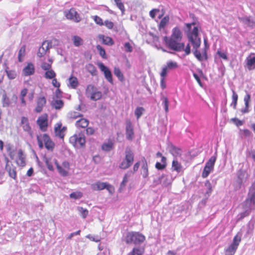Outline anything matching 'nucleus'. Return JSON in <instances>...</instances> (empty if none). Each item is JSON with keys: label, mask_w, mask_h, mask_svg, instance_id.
Instances as JSON below:
<instances>
[{"label": "nucleus", "mask_w": 255, "mask_h": 255, "mask_svg": "<svg viewBox=\"0 0 255 255\" xmlns=\"http://www.w3.org/2000/svg\"><path fill=\"white\" fill-rule=\"evenodd\" d=\"M104 25L109 29H111L114 27V23L111 21H109L108 20H106L104 23Z\"/></svg>", "instance_id": "63"}, {"label": "nucleus", "mask_w": 255, "mask_h": 255, "mask_svg": "<svg viewBox=\"0 0 255 255\" xmlns=\"http://www.w3.org/2000/svg\"><path fill=\"white\" fill-rule=\"evenodd\" d=\"M134 135L133 127L130 121L126 122V137L128 140H132Z\"/></svg>", "instance_id": "20"}, {"label": "nucleus", "mask_w": 255, "mask_h": 255, "mask_svg": "<svg viewBox=\"0 0 255 255\" xmlns=\"http://www.w3.org/2000/svg\"><path fill=\"white\" fill-rule=\"evenodd\" d=\"M42 138L44 142L45 147L48 150H52L54 146V143L51 140L50 137L45 133L42 135Z\"/></svg>", "instance_id": "21"}, {"label": "nucleus", "mask_w": 255, "mask_h": 255, "mask_svg": "<svg viewBox=\"0 0 255 255\" xmlns=\"http://www.w3.org/2000/svg\"><path fill=\"white\" fill-rule=\"evenodd\" d=\"M238 183L242 185H245L246 184H248V179L249 177V175L248 173L244 170H240L238 172Z\"/></svg>", "instance_id": "10"}, {"label": "nucleus", "mask_w": 255, "mask_h": 255, "mask_svg": "<svg viewBox=\"0 0 255 255\" xmlns=\"http://www.w3.org/2000/svg\"><path fill=\"white\" fill-rule=\"evenodd\" d=\"M6 72L8 78L9 79H14L16 77V73L14 71L12 70H9L7 71L6 70Z\"/></svg>", "instance_id": "59"}, {"label": "nucleus", "mask_w": 255, "mask_h": 255, "mask_svg": "<svg viewBox=\"0 0 255 255\" xmlns=\"http://www.w3.org/2000/svg\"><path fill=\"white\" fill-rule=\"evenodd\" d=\"M239 18L241 22L248 26H255V17L244 16Z\"/></svg>", "instance_id": "19"}, {"label": "nucleus", "mask_w": 255, "mask_h": 255, "mask_svg": "<svg viewBox=\"0 0 255 255\" xmlns=\"http://www.w3.org/2000/svg\"><path fill=\"white\" fill-rule=\"evenodd\" d=\"M242 234L238 233L234 238L233 243L225 250V255H234L241 241Z\"/></svg>", "instance_id": "6"}, {"label": "nucleus", "mask_w": 255, "mask_h": 255, "mask_svg": "<svg viewBox=\"0 0 255 255\" xmlns=\"http://www.w3.org/2000/svg\"><path fill=\"white\" fill-rule=\"evenodd\" d=\"M144 109L142 107H137L134 112V114L137 119H138L142 115Z\"/></svg>", "instance_id": "54"}, {"label": "nucleus", "mask_w": 255, "mask_h": 255, "mask_svg": "<svg viewBox=\"0 0 255 255\" xmlns=\"http://www.w3.org/2000/svg\"><path fill=\"white\" fill-rule=\"evenodd\" d=\"M240 133L244 138L250 137L252 135V132L248 129H241L240 130Z\"/></svg>", "instance_id": "47"}, {"label": "nucleus", "mask_w": 255, "mask_h": 255, "mask_svg": "<svg viewBox=\"0 0 255 255\" xmlns=\"http://www.w3.org/2000/svg\"><path fill=\"white\" fill-rule=\"evenodd\" d=\"M96 48L99 52L100 56L104 59H107L106 52L105 49L100 45H98L96 46Z\"/></svg>", "instance_id": "50"}, {"label": "nucleus", "mask_w": 255, "mask_h": 255, "mask_svg": "<svg viewBox=\"0 0 255 255\" xmlns=\"http://www.w3.org/2000/svg\"><path fill=\"white\" fill-rule=\"evenodd\" d=\"M86 237L91 241L98 243L100 241L101 238L98 236H92L90 234L86 236Z\"/></svg>", "instance_id": "58"}, {"label": "nucleus", "mask_w": 255, "mask_h": 255, "mask_svg": "<svg viewBox=\"0 0 255 255\" xmlns=\"http://www.w3.org/2000/svg\"><path fill=\"white\" fill-rule=\"evenodd\" d=\"M186 27L184 29L185 32L187 34L189 41L192 44L194 51L193 54L195 57L199 61H202L204 59L207 58L206 50L204 51L203 55L198 50V48L201 45V39L198 35V28L195 26V22L190 23H185Z\"/></svg>", "instance_id": "1"}, {"label": "nucleus", "mask_w": 255, "mask_h": 255, "mask_svg": "<svg viewBox=\"0 0 255 255\" xmlns=\"http://www.w3.org/2000/svg\"><path fill=\"white\" fill-rule=\"evenodd\" d=\"M89 125V121L86 119L82 118L76 122L75 125L78 128H86Z\"/></svg>", "instance_id": "29"}, {"label": "nucleus", "mask_w": 255, "mask_h": 255, "mask_svg": "<svg viewBox=\"0 0 255 255\" xmlns=\"http://www.w3.org/2000/svg\"><path fill=\"white\" fill-rule=\"evenodd\" d=\"M82 116V115L81 114L74 111L70 112L67 115L68 118L70 119H76Z\"/></svg>", "instance_id": "46"}, {"label": "nucleus", "mask_w": 255, "mask_h": 255, "mask_svg": "<svg viewBox=\"0 0 255 255\" xmlns=\"http://www.w3.org/2000/svg\"><path fill=\"white\" fill-rule=\"evenodd\" d=\"M36 123L42 131H46L48 127V115L46 114L41 115L38 118Z\"/></svg>", "instance_id": "11"}, {"label": "nucleus", "mask_w": 255, "mask_h": 255, "mask_svg": "<svg viewBox=\"0 0 255 255\" xmlns=\"http://www.w3.org/2000/svg\"><path fill=\"white\" fill-rule=\"evenodd\" d=\"M238 99V96L237 94L234 91H233L232 103H231V106H233L235 109L236 108Z\"/></svg>", "instance_id": "48"}, {"label": "nucleus", "mask_w": 255, "mask_h": 255, "mask_svg": "<svg viewBox=\"0 0 255 255\" xmlns=\"http://www.w3.org/2000/svg\"><path fill=\"white\" fill-rule=\"evenodd\" d=\"M69 196L71 198L79 199L83 196V194L81 192H76L71 193Z\"/></svg>", "instance_id": "53"}, {"label": "nucleus", "mask_w": 255, "mask_h": 255, "mask_svg": "<svg viewBox=\"0 0 255 255\" xmlns=\"http://www.w3.org/2000/svg\"><path fill=\"white\" fill-rule=\"evenodd\" d=\"M144 249L141 248H134L128 255H142Z\"/></svg>", "instance_id": "40"}, {"label": "nucleus", "mask_w": 255, "mask_h": 255, "mask_svg": "<svg viewBox=\"0 0 255 255\" xmlns=\"http://www.w3.org/2000/svg\"><path fill=\"white\" fill-rule=\"evenodd\" d=\"M61 124H57L55 127V133L57 136L63 138L64 136V132L66 130L65 127L61 128Z\"/></svg>", "instance_id": "23"}, {"label": "nucleus", "mask_w": 255, "mask_h": 255, "mask_svg": "<svg viewBox=\"0 0 255 255\" xmlns=\"http://www.w3.org/2000/svg\"><path fill=\"white\" fill-rule=\"evenodd\" d=\"M56 76V73L53 70L50 69L45 72L44 77L47 79H52L55 78Z\"/></svg>", "instance_id": "39"}, {"label": "nucleus", "mask_w": 255, "mask_h": 255, "mask_svg": "<svg viewBox=\"0 0 255 255\" xmlns=\"http://www.w3.org/2000/svg\"><path fill=\"white\" fill-rule=\"evenodd\" d=\"M132 174L131 171H128L127 173L125 174L124 177L123 178V180L121 183L120 187L119 188V192H121L123 190L124 188L126 186L127 182H128V180L129 177L131 176Z\"/></svg>", "instance_id": "25"}, {"label": "nucleus", "mask_w": 255, "mask_h": 255, "mask_svg": "<svg viewBox=\"0 0 255 255\" xmlns=\"http://www.w3.org/2000/svg\"><path fill=\"white\" fill-rule=\"evenodd\" d=\"M5 170L8 172L9 176L12 178L15 179L16 178V172L15 167L11 166L5 168Z\"/></svg>", "instance_id": "34"}, {"label": "nucleus", "mask_w": 255, "mask_h": 255, "mask_svg": "<svg viewBox=\"0 0 255 255\" xmlns=\"http://www.w3.org/2000/svg\"><path fill=\"white\" fill-rule=\"evenodd\" d=\"M25 55V46L23 45L20 48L18 51V61L20 62L23 61V58Z\"/></svg>", "instance_id": "38"}, {"label": "nucleus", "mask_w": 255, "mask_h": 255, "mask_svg": "<svg viewBox=\"0 0 255 255\" xmlns=\"http://www.w3.org/2000/svg\"><path fill=\"white\" fill-rule=\"evenodd\" d=\"M55 164L56 166L57 169L58 170L59 174L63 176H67L68 174V170L64 168L63 167L61 166L58 163L56 160H55Z\"/></svg>", "instance_id": "33"}, {"label": "nucleus", "mask_w": 255, "mask_h": 255, "mask_svg": "<svg viewBox=\"0 0 255 255\" xmlns=\"http://www.w3.org/2000/svg\"><path fill=\"white\" fill-rule=\"evenodd\" d=\"M21 125L23 130L25 132H27L29 135L32 136V131L31 130V128L30 126L27 118L25 117H22L21 118Z\"/></svg>", "instance_id": "17"}, {"label": "nucleus", "mask_w": 255, "mask_h": 255, "mask_svg": "<svg viewBox=\"0 0 255 255\" xmlns=\"http://www.w3.org/2000/svg\"><path fill=\"white\" fill-rule=\"evenodd\" d=\"M18 166L23 167L25 165V157L21 149H19L18 151V159L16 161Z\"/></svg>", "instance_id": "22"}, {"label": "nucleus", "mask_w": 255, "mask_h": 255, "mask_svg": "<svg viewBox=\"0 0 255 255\" xmlns=\"http://www.w3.org/2000/svg\"><path fill=\"white\" fill-rule=\"evenodd\" d=\"M125 157L119 165L120 168L126 169L129 168L133 163L134 154L130 149H126Z\"/></svg>", "instance_id": "5"}, {"label": "nucleus", "mask_w": 255, "mask_h": 255, "mask_svg": "<svg viewBox=\"0 0 255 255\" xmlns=\"http://www.w3.org/2000/svg\"><path fill=\"white\" fill-rule=\"evenodd\" d=\"M65 15L68 19L72 20L75 22H79L81 20V17L75 8H72L65 11Z\"/></svg>", "instance_id": "9"}, {"label": "nucleus", "mask_w": 255, "mask_h": 255, "mask_svg": "<svg viewBox=\"0 0 255 255\" xmlns=\"http://www.w3.org/2000/svg\"><path fill=\"white\" fill-rule=\"evenodd\" d=\"M68 82L69 84H68V86L69 87L74 89L78 87L79 84L77 78L76 77L73 76L72 75H71L68 78Z\"/></svg>", "instance_id": "26"}, {"label": "nucleus", "mask_w": 255, "mask_h": 255, "mask_svg": "<svg viewBox=\"0 0 255 255\" xmlns=\"http://www.w3.org/2000/svg\"><path fill=\"white\" fill-rule=\"evenodd\" d=\"M182 37V34L180 28L175 27L172 29L171 37H165L164 39L166 44L170 49L180 52L183 49V43L180 42Z\"/></svg>", "instance_id": "2"}, {"label": "nucleus", "mask_w": 255, "mask_h": 255, "mask_svg": "<svg viewBox=\"0 0 255 255\" xmlns=\"http://www.w3.org/2000/svg\"><path fill=\"white\" fill-rule=\"evenodd\" d=\"M217 54L219 55V56L220 58H222V59L225 60H228V56L226 52H223L221 50H218Z\"/></svg>", "instance_id": "61"}, {"label": "nucleus", "mask_w": 255, "mask_h": 255, "mask_svg": "<svg viewBox=\"0 0 255 255\" xmlns=\"http://www.w3.org/2000/svg\"><path fill=\"white\" fill-rule=\"evenodd\" d=\"M142 162L143 163L142 166V171L141 174L143 178H146L148 176V168H147V165L146 163V160L144 158L142 159Z\"/></svg>", "instance_id": "35"}, {"label": "nucleus", "mask_w": 255, "mask_h": 255, "mask_svg": "<svg viewBox=\"0 0 255 255\" xmlns=\"http://www.w3.org/2000/svg\"><path fill=\"white\" fill-rule=\"evenodd\" d=\"M117 6L121 10L123 13L125 10V6L121 0H114Z\"/></svg>", "instance_id": "55"}, {"label": "nucleus", "mask_w": 255, "mask_h": 255, "mask_svg": "<svg viewBox=\"0 0 255 255\" xmlns=\"http://www.w3.org/2000/svg\"><path fill=\"white\" fill-rule=\"evenodd\" d=\"M69 142L75 147L81 148L84 146L86 140L84 135L75 134L70 137Z\"/></svg>", "instance_id": "7"}, {"label": "nucleus", "mask_w": 255, "mask_h": 255, "mask_svg": "<svg viewBox=\"0 0 255 255\" xmlns=\"http://www.w3.org/2000/svg\"><path fill=\"white\" fill-rule=\"evenodd\" d=\"M64 105L63 101L61 100H54L52 103V106L56 110L61 109Z\"/></svg>", "instance_id": "37"}, {"label": "nucleus", "mask_w": 255, "mask_h": 255, "mask_svg": "<svg viewBox=\"0 0 255 255\" xmlns=\"http://www.w3.org/2000/svg\"><path fill=\"white\" fill-rule=\"evenodd\" d=\"M170 151L171 154L174 156H178L181 154V150L174 145H171Z\"/></svg>", "instance_id": "43"}, {"label": "nucleus", "mask_w": 255, "mask_h": 255, "mask_svg": "<svg viewBox=\"0 0 255 255\" xmlns=\"http://www.w3.org/2000/svg\"><path fill=\"white\" fill-rule=\"evenodd\" d=\"M217 157L215 155L211 156L207 162L204 168L202 176L203 178L207 177L210 172L213 170L214 165L216 160Z\"/></svg>", "instance_id": "8"}, {"label": "nucleus", "mask_w": 255, "mask_h": 255, "mask_svg": "<svg viewBox=\"0 0 255 255\" xmlns=\"http://www.w3.org/2000/svg\"><path fill=\"white\" fill-rule=\"evenodd\" d=\"M106 182H102L101 181H97L91 184V187L93 190L98 191L102 190L106 187Z\"/></svg>", "instance_id": "24"}, {"label": "nucleus", "mask_w": 255, "mask_h": 255, "mask_svg": "<svg viewBox=\"0 0 255 255\" xmlns=\"http://www.w3.org/2000/svg\"><path fill=\"white\" fill-rule=\"evenodd\" d=\"M85 95L87 98L95 101L100 100L102 96V92L98 91L95 86L91 84L87 86L85 91Z\"/></svg>", "instance_id": "4"}, {"label": "nucleus", "mask_w": 255, "mask_h": 255, "mask_svg": "<svg viewBox=\"0 0 255 255\" xmlns=\"http://www.w3.org/2000/svg\"><path fill=\"white\" fill-rule=\"evenodd\" d=\"M114 74L119 78L120 81H123L124 79V76L119 68L115 67L114 68Z\"/></svg>", "instance_id": "51"}, {"label": "nucleus", "mask_w": 255, "mask_h": 255, "mask_svg": "<svg viewBox=\"0 0 255 255\" xmlns=\"http://www.w3.org/2000/svg\"><path fill=\"white\" fill-rule=\"evenodd\" d=\"M205 186L207 188V191L206 192V194H207L208 196H209L212 191V187L211 183L209 181L207 180L206 181L205 183Z\"/></svg>", "instance_id": "56"}, {"label": "nucleus", "mask_w": 255, "mask_h": 255, "mask_svg": "<svg viewBox=\"0 0 255 255\" xmlns=\"http://www.w3.org/2000/svg\"><path fill=\"white\" fill-rule=\"evenodd\" d=\"M154 183L155 185L161 184L164 186H167L171 183V181L168 175H162L159 176L157 180L154 179Z\"/></svg>", "instance_id": "16"}, {"label": "nucleus", "mask_w": 255, "mask_h": 255, "mask_svg": "<svg viewBox=\"0 0 255 255\" xmlns=\"http://www.w3.org/2000/svg\"><path fill=\"white\" fill-rule=\"evenodd\" d=\"M51 47V43L48 41L43 42L41 46L39 48L37 52V56L39 57H43Z\"/></svg>", "instance_id": "13"}, {"label": "nucleus", "mask_w": 255, "mask_h": 255, "mask_svg": "<svg viewBox=\"0 0 255 255\" xmlns=\"http://www.w3.org/2000/svg\"><path fill=\"white\" fill-rule=\"evenodd\" d=\"M99 38L102 41V43L104 44L110 46L114 44L113 40L110 37L101 34L99 35Z\"/></svg>", "instance_id": "27"}, {"label": "nucleus", "mask_w": 255, "mask_h": 255, "mask_svg": "<svg viewBox=\"0 0 255 255\" xmlns=\"http://www.w3.org/2000/svg\"><path fill=\"white\" fill-rule=\"evenodd\" d=\"M98 66L101 71L104 73L106 79L110 83H113L112 75L110 69L102 63H99Z\"/></svg>", "instance_id": "12"}, {"label": "nucleus", "mask_w": 255, "mask_h": 255, "mask_svg": "<svg viewBox=\"0 0 255 255\" xmlns=\"http://www.w3.org/2000/svg\"><path fill=\"white\" fill-rule=\"evenodd\" d=\"M41 68L43 70L47 71L51 69V65L50 64H48L46 62H43L41 64Z\"/></svg>", "instance_id": "64"}, {"label": "nucleus", "mask_w": 255, "mask_h": 255, "mask_svg": "<svg viewBox=\"0 0 255 255\" xmlns=\"http://www.w3.org/2000/svg\"><path fill=\"white\" fill-rule=\"evenodd\" d=\"M87 70L88 72L91 73V74L93 76H95L97 75V70L96 67L92 64H89L87 66Z\"/></svg>", "instance_id": "52"}, {"label": "nucleus", "mask_w": 255, "mask_h": 255, "mask_svg": "<svg viewBox=\"0 0 255 255\" xmlns=\"http://www.w3.org/2000/svg\"><path fill=\"white\" fill-rule=\"evenodd\" d=\"M2 104L3 107H7L10 105V101L9 98L7 96L5 93H4L2 96Z\"/></svg>", "instance_id": "42"}, {"label": "nucleus", "mask_w": 255, "mask_h": 255, "mask_svg": "<svg viewBox=\"0 0 255 255\" xmlns=\"http://www.w3.org/2000/svg\"><path fill=\"white\" fill-rule=\"evenodd\" d=\"M125 51L126 52L130 53L132 51V47L129 42H126L124 44Z\"/></svg>", "instance_id": "60"}, {"label": "nucleus", "mask_w": 255, "mask_h": 255, "mask_svg": "<svg viewBox=\"0 0 255 255\" xmlns=\"http://www.w3.org/2000/svg\"><path fill=\"white\" fill-rule=\"evenodd\" d=\"M251 212V209L250 208H248L246 209L244 211L239 213L236 217V221L239 222L244 218L250 215Z\"/></svg>", "instance_id": "28"}, {"label": "nucleus", "mask_w": 255, "mask_h": 255, "mask_svg": "<svg viewBox=\"0 0 255 255\" xmlns=\"http://www.w3.org/2000/svg\"><path fill=\"white\" fill-rule=\"evenodd\" d=\"M245 63L249 70H254L255 69V54L251 53L248 56L245 60Z\"/></svg>", "instance_id": "14"}, {"label": "nucleus", "mask_w": 255, "mask_h": 255, "mask_svg": "<svg viewBox=\"0 0 255 255\" xmlns=\"http://www.w3.org/2000/svg\"><path fill=\"white\" fill-rule=\"evenodd\" d=\"M161 100L162 101V104L164 107V109L166 113L168 112V106H169V102L167 97L162 96L161 98Z\"/></svg>", "instance_id": "45"}, {"label": "nucleus", "mask_w": 255, "mask_h": 255, "mask_svg": "<svg viewBox=\"0 0 255 255\" xmlns=\"http://www.w3.org/2000/svg\"><path fill=\"white\" fill-rule=\"evenodd\" d=\"M35 72V67L32 63H28L22 70V74L25 76L33 75Z\"/></svg>", "instance_id": "18"}, {"label": "nucleus", "mask_w": 255, "mask_h": 255, "mask_svg": "<svg viewBox=\"0 0 255 255\" xmlns=\"http://www.w3.org/2000/svg\"><path fill=\"white\" fill-rule=\"evenodd\" d=\"M244 101L245 102V106L249 107V103L251 101V95L250 94L247 93L245 96Z\"/></svg>", "instance_id": "62"}, {"label": "nucleus", "mask_w": 255, "mask_h": 255, "mask_svg": "<svg viewBox=\"0 0 255 255\" xmlns=\"http://www.w3.org/2000/svg\"><path fill=\"white\" fill-rule=\"evenodd\" d=\"M145 238L139 232H131L127 233L125 237V242L127 244L139 245L145 241Z\"/></svg>", "instance_id": "3"}, {"label": "nucleus", "mask_w": 255, "mask_h": 255, "mask_svg": "<svg viewBox=\"0 0 255 255\" xmlns=\"http://www.w3.org/2000/svg\"><path fill=\"white\" fill-rule=\"evenodd\" d=\"M113 142L111 141H109L108 142H105L103 144L102 148L104 151H110L113 149Z\"/></svg>", "instance_id": "41"}, {"label": "nucleus", "mask_w": 255, "mask_h": 255, "mask_svg": "<svg viewBox=\"0 0 255 255\" xmlns=\"http://www.w3.org/2000/svg\"><path fill=\"white\" fill-rule=\"evenodd\" d=\"M250 202L255 204V182L253 184L249 193Z\"/></svg>", "instance_id": "31"}, {"label": "nucleus", "mask_w": 255, "mask_h": 255, "mask_svg": "<svg viewBox=\"0 0 255 255\" xmlns=\"http://www.w3.org/2000/svg\"><path fill=\"white\" fill-rule=\"evenodd\" d=\"M166 67L168 69L172 70L176 69L178 67V64L177 62L172 61H169L166 63Z\"/></svg>", "instance_id": "49"}, {"label": "nucleus", "mask_w": 255, "mask_h": 255, "mask_svg": "<svg viewBox=\"0 0 255 255\" xmlns=\"http://www.w3.org/2000/svg\"><path fill=\"white\" fill-rule=\"evenodd\" d=\"M169 21V16L166 15L160 21L158 24V29L160 31H162L164 29L166 25L168 23Z\"/></svg>", "instance_id": "30"}, {"label": "nucleus", "mask_w": 255, "mask_h": 255, "mask_svg": "<svg viewBox=\"0 0 255 255\" xmlns=\"http://www.w3.org/2000/svg\"><path fill=\"white\" fill-rule=\"evenodd\" d=\"M93 19L97 24L100 26L104 25V22H103V19L97 15H95L93 16Z\"/></svg>", "instance_id": "57"}, {"label": "nucleus", "mask_w": 255, "mask_h": 255, "mask_svg": "<svg viewBox=\"0 0 255 255\" xmlns=\"http://www.w3.org/2000/svg\"><path fill=\"white\" fill-rule=\"evenodd\" d=\"M77 210L80 213L81 216L83 218H86L88 215V210L82 207H78Z\"/></svg>", "instance_id": "44"}, {"label": "nucleus", "mask_w": 255, "mask_h": 255, "mask_svg": "<svg viewBox=\"0 0 255 255\" xmlns=\"http://www.w3.org/2000/svg\"><path fill=\"white\" fill-rule=\"evenodd\" d=\"M46 103V98L44 96L38 97L36 101V107L34 110L37 113H40Z\"/></svg>", "instance_id": "15"}, {"label": "nucleus", "mask_w": 255, "mask_h": 255, "mask_svg": "<svg viewBox=\"0 0 255 255\" xmlns=\"http://www.w3.org/2000/svg\"><path fill=\"white\" fill-rule=\"evenodd\" d=\"M172 168L173 170L179 173L182 169V166L177 160H173L172 161Z\"/></svg>", "instance_id": "36"}, {"label": "nucleus", "mask_w": 255, "mask_h": 255, "mask_svg": "<svg viewBox=\"0 0 255 255\" xmlns=\"http://www.w3.org/2000/svg\"><path fill=\"white\" fill-rule=\"evenodd\" d=\"M72 40L74 46L76 47H79L82 45L84 43V40L83 39L77 35L73 36Z\"/></svg>", "instance_id": "32"}]
</instances>
